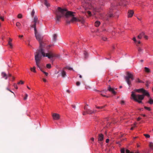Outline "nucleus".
I'll list each match as a JSON object with an SVG mask.
<instances>
[{
    "label": "nucleus",
    "mask_w": 153,
    "mask_h": 153,
    "mask_svg": "<svg viewBox=\"0 0 153 153\" xmlns=\"http://www.w3.org/2000/svg\"><path fill=\"white\" fill-rule=\"evenodd\" d=\"M75 13L71 11H67V10L64 9H62L60 7H58L57 9L55 11V19L56 22H60L61 19L62 17L65 16L67 18L69 16L71 17L70 20L68 19H67L66 22L68 24H70L71 22H79L82 24L85 22V20L82 17L76 18L74 17V15Z\"/></svg>",
    "instance_id": "1"
},
{
    "label": "nucleus",
    "mask_w": 153,
    "mask_h": 153,
    "mask_svg": "<svg viewBox=\"0 0 153 153\" xmlns=\"http://www.w3.org/2000/svg\"><path fill=\"white\" fill-rule=\"evenodd\" d=\"M39 49L37 50L35 55L36 64L38 68H39V64L42 56L47 57L50 59L57 56V55L52 51H49L48 53H45L44 49L46 45L45 43L42 41L39 42Z\"/></svg>",
    "instance_id": "2"
},
{
    "label": "nucleus",
    "mask_w": 153,
    "mask_h": 153,
    "mask_svg": "<svg viewBox=\"0 0 153 153\" xmlns=\"http://www.w3.org/2000/svg\"><path fill=\"white\" fill-rule=\"evenodd\" d=\"M144 95H136L134 92L132 91L131 96L133 99L139 103H142L141 100H143L144 97Z\"/></svg>",
    "instance_id": "3"
},
{
    "label": "nucleus",
    "mask_w": 153,
    "mask_h": 153,
    "mask_svg": "<svg viewBox=\"0 0 153 153\" xmlns=\"http://www.w3.org/2000/svg\"><path fill=\"white\" fill-rule=\"evenodd\" d=\"M125 79L126 82L129 86L131 84V81L134 79V78L133 75L129 72L126 73V75L125 77Z\"/></svg>",
    "instance_id": "4"
},
{
    "label": "nucleus",
    "mask_w": 153,
    "mask_h": 153,
    "mask_svg": "<svg viewBox=\"0 0 153 153\" xmlns=\"http://www.w3.org/2000/svg\"><path fill=\"white\" fill-rule=\"evenodd\" d=\"M113 4H111V7L110 8L109 12L108 13V14L106 16L105 18V19L108 20L109 18H111L113 16L114 12L113 11Z\"/></svg>",
    "instance_id": "5"
},
{
    "label": "nucleus",
    "mask_w": 153,
    "mask_h": 153,
    "mask_svg": "<svg viewBox=\"0 0 153 153\" xmlns=\"http://www.w3.org/2000/svg\"><path fill=\"white\" fill-rule=\"evenodd\" d=\"M135 91L138 92H142L143 94V95L147 96L149 97H150V95L149 93L143 88H142L138 89H136Z\"/></svg>",
    "instance_id": "6"
},
{
    "label": "nucleus",
    "mask_w": 153,
    "mask_h": 153,
    "mask_svg": "<svg viewBox=\"0 0 153 153\" xmlns=\"http://www.w3.org/2000/svg\"><path fill=\"white\" fill-rule=\"evenodd\" d=\"M35 34L36 39L39 42L41 41L42 39V37L41 35L38 33L37 30L36 32L35 31Z\"/></svg>",
    "instance_id": "7"
},
{
    "label": "nucleus",
    "mask_w": 153,
    "mask_h": 153,
    "mask_svg": "<svg viewBox=\"0 0 153 153\" xmlns=\"http://www.w3.org/2000/svg\"><path fill=\"white\" fill-rule=\"evenodd\" d=\"M88 105L85 106L84 107V109L86 110V113L88 114H92L94 113V111L88 109L87 108Z\"/></svg>",
    "instance_id": "8"
},
{
    "label": "nucleus",
    "mask_w": 153,
    "mask_h": 153,
    "mask_svg": "<svg viewBox=\"0 0 153 153\" xmlns=\"http://www.w3.org/2000/svg\"><path fill=\"white\" fill-rule=\"evenodd\" d=\"M52 116L54 120H57L59 119L60 118L59 115L56 113H54L53 114Z\"/></svg>",
    "instance_id": "9"
},
{
    "label": "nucleus",
    "mask_w": 153,
    "mask_h": 153,
    "mask_svg": "<svg viewBox=\"0 0 153 153\" xmlns=\"http://www.w3.org/2000/svg\"><path fill=\"white\" fill-rule=\"evenodd\" d=\"M108 90L114 94L115 95L116 94V92L114 91V88H111L110 85L108 88Z\"/></svg>",
    "instance_id": "10"
},
{
    "label": "nucleus",
    "mask_w": 153,
    "mask_h": 153,
    "mask_svg": "<svg viewBox=\"0 0 153 153\" xmlns=\"http://www.w3.org/2000/svg\"><path fill=\"white\" fill-rule=\"evenodd\" d=\"M104 135L102 134H99L98 140L99 142L102 141L103 140Z\"/></svg>",
    "instance_id": "11"
},
{
    "label": "nucleus",
    "mask_w": 153,
    "mask_h": 153,
    "mask_svg": "<svg viewBox=\"0 0 153 153\" xmlns=\"http://www.w3.org/2000/svg\"><path fill=\"white\" fill-rule=\"evenodd\" d=\"M83 7L85 10H86L88 9H90L91 8L90 5L87 3H85V4H83Z\"/></svg>",
    "instance_id": "12"
},
{
    "label": "nucleus",
    "mask_w": 153,
    "mask_h": 153,
    "mask_svg": "<svg viewBox=\"0 0 153 153\" xmlns=\"http://www.w3.org/2000/svg\"><path fill=\"white\" fill-rule=\"evenodd\" d=\"M134 12L133 10H128V18L131 17L133 16Z\"/></svg>",
    "instance_id": "13"
},
{
    "label": "nucleus",
    "mask_w": 153,
    "mask_h": 153,
    "mask_svg": "<svg viewBox=\"0 0 153 153\" xmlns=\"http://www.w3.org/2000/svg\"><path fill=\"white\" fill-rule=\"evenodd\" d=\"M12 39L10 38H9V40L8 42V45L9 46V47L10 48H12L13 47V45L12 43Z\"/></svg>",
    "instance_id": "14"
},
{
    "label": "nucleus",
    "mask_w": 153,
    "mask_h": 153,
    "mask_svg": "<svg viewBox=\"0 0 153 153\" xmlns=\"http://www.w3.org/2000/svg\"><path fill=\"white\" fill-rule=\"evenodd\" d=\"M118 2L119 4L120 5H123L124 6H126V5L125 1L123 0H119V1Z\"/></svg>",
    "instance_id": "15"
},
{
    "label": "nucleus",
    "mask_w": 153,
    "mask_h": 153,
    "mask_svg": "<svg viewBox=\"0 0 153 153\" xmlns=\"http://www.w3.org/2000/svg\"><path fill=\"white\" fill-rule=\"evenodd\" d=\"M61 76L62 77L64 78L66 75V73L63 70L61 72Z\"/></svg>",
    "instance_id": "16"
},
{
    "label": "nucleus",
    "mask_w": 153,
    "mask_h": 153,
    "mask_svg": "<svg viewBox=\"0 0 153 153\" xmlns=\"http://www.w3.org/2000/svg\"><path fill=\"white\" fill-rule=\"evenodd\" d=\"M57 36L56 34H54L53 35V41L55 42L57 40Z\"/></svg>",
    "instance_id": "17"
},
{
    "label": "nucleus",
    "mask_w": 153,
    "mask_h": 153,
    "mask_svg": "<svg viewBox=\"0 0 153 153\" xmlns=\"http://www.w3.org/2000/svg\"><path fill=\"white\" fill-rule=\"evenodd\" d=\"M34 22V24L31 26V27L34 28V31H36V32L37 31V30L36 29V23L37 22Z\"/></svg>",
    "instance_id": "18"
},
{
    "label": "nucleus",
    "mask_w": 153,
    "mask_h": 153,
    "mask_svg": "<svg viewBox=\"0 0 153 153\" xmlns=\"http://www.w3.org/2000/svg\"><path fill=\"white\" fill-rule=\"evenodd\" d=\"M1 75L3 77L5 78V79H7V75L4 72H2L1 73Z\"/></svg>",
    "instance_id": "19"
},
{
    "label": "nucleus",
    "mask_w": 153,
    "mask_h": 153,
    "mask_svg": "<svg viewBox=\"0 0 153 153\" xmlns=\"http://www.w3.org/2000/svg\"><path fill=\"white\" fill-rule=\"evenodd\" d=\"M145 33L144 32H143L140 33L137 36V37L139 39H141L142 37L144 35Z\"/></svg>",
    "instance_id": "20"
},
{
    "label": "nucleus",
    "mask_w": 153,
    "mask_h": 153,
    "mask_svg": "<svg viewBox=\"0 0 153 153\" xmlns=\"http://www.w3.org/2000/svg\"><path fill=\"white\" fill-rule=\"evenodd\" d=\"M100 22L98 21H96L95 22V24H94L95 26L97 27H99V26L100 25Z\"/></svg>",
    "instance_id": "21"
},
{
    "label": "nucleus",
    "mask_w": 153,
    "mask_h": 153,
    "mask_svg": "<svg viewBox=\"0 0 153 153\" xmlns=\"http://www.w3.org/2000/svg\"><path fill=\"white\" fill-rule=\"evenodd\" d=\"M84 57L85 59H86L88 57V54L87 52L85 51L84 52Z\"/></svg>",
    "instance_id": "22"
},
{
    "label": "nucleus",
    "mask_w": 153,
    "mask_h": 153,
    "mask_svg": "<svg viewBox=\"0 0 153 153\" xmlns=\"http://www.w3.org/2000/svg\"><path fill=\"white\" fill-rule=\"evenodd\" d=\"M85 14L86 16H90L91 15V12L89 11H88L86 12L85 13Z\"/></svg>",
    "instance_id": "23"
},
{
    "label": "nucleus",
    "mask_w": 153,
    "mask_h": 153,
    "mask_svg": "<svg viewBox=\"0 0 153 153\" xmlns=\"http://www.w3.org/2000/svg\"><path fill=\"white\" fill-rule=\"evenodd\" d=\"M145 71L147 73H149L150 72V69L147 67H145L144 68Z\"/></svg>",
    "instance_id": "24"
},
{
    "label": "nucleus",
    "mask_w": 153,
    "mask_h": 153,
    "mask_svg": "<svg viewBox=\"0 0 153 153\" xmlns=\"http://www.w3.org/2000/svg\"><path fill=\"white\" fill-rule=\"evenodd\" d=\"M30 70L31 71L33 72L34 73H36V67H33V68H30Z\"/></svg>",
    "instance_id": "25"
},
{
    "label": "nucleus",
    "mask_w": 153,
    "mask_h": 153,
    "mask_svg": "<svg viewBox=\"0 0 153 153\" xmlns=\"http://www.w3.org/2000/svg\"><path fill=\"white\" fill-rule=\"evenodd\" d=\"M44 4L45 5L48 7L50 6V4L47 1V0H44Z\"/></svg>",
    "instance_id": "26"
},
{
    "label": "nucleus",
    "mask_w": 153,
    "mask_h": 153,
    "mask_svg": "<svg viewBox=\"0 0 153 153\" xmlns=\"http://www.w3.org/2000/svg\"><path fill=\"white\" fill-rule=\"evenodd\" d=\"M148 103L150 104H153V100L151 98H150L149 101L148 102Z\"/></svg>",
    "instance_id": "27"
},
{
    "label": "nucleus",
    "mask_w": 153,
    "mask_h": 153,
    "mask_svg": "<svg viewBox=\"0 0 153 153\" xmlns=\"http://www.w3.org/2000/svg\"><path fill=\"white\" fill-rule=\"evenodd\" d=\"M38 18L36 16H35L34 18L33 22H38Z\"/></svg>",
    "instance_id": "28"
},
{
    "label": "nucleus",
    "mask_w": 153,
    "mask_h": 153,
    "mask_svg": "<svg viewBox=\"0 0 153 153\" xmlns=\"http://www.w3.org/2000/svg\"><path fill=\"white\" fill-rule=\"evenodd\" d=\"M138 51L139 53H140L143 52V49L140 47H138Z\"/></svg>",
    "instance_id": "29"
},
{
    "label": "nucleus",
    "mask_w": 153,
    "mask_h": 153,
    "mask_svg": "<svg viewBox=\"0 0 153 153\" xmlns=\"http://www.w3.org/2000/svg\"><path fill=\"white\" fill-rule=\"evenodd\" d=\"M107 106L106 105H105L103 106H101V107H98V106H96V108H97L99 109H102L105 107L106 106Z\"/></svg>",
    "instance_id": "30"
},
{
    "label": "nucleus",
    "mask_w": 153,
    "mask_h": 153,
    "mask_svg": "<svg viewBox=\"0 0 153 153\" xmlns=\"http://www.w3.org/2000/svg\"><path fill=\"white\" fill-rule=\"evenodd\" d=\"M136 82L139 83H144L143 82L140 80L139 78H137L136 80Z\"/></svg>",
    "instance_id": "31"
},
{
    "label": "nucleus",
    "mask_w": 153,
    "mask_h": 153,
    "mask_svg": "<svg viewBox=\"0 0 153 153\" xmlns=\"http://www.w3.org/2000/svg\"><path fill=\"white\" fill-rule=\"evenodd\" d=\"M149 146L151 149L153 150V143L152 142L150 143Z\"/></svg>",
    "instance_id": "32"
},
{
    "label": "nucleus",
    "mask_w": 153,
    "mask_h": 153,
    "mask_svg": "<svg viewBox=\"0 0 153 153\" xmlns=\"http://www.w3.org/2000/svg\"><path fill=\"white\" fill-rule=\"evenodd\" d=\"M16 26L18 27L19 28H20V26H21V24L19 22H17L16 23Z\"/></svg>",
    "instance_id": "33"
},
{
    "label": "nucleus",
    "mask_w": 153,
    "mask_h": 153,
    "mask_svg": "<svg viewBox=\"0 0 153 153\" xmlns=\"http://www.w3.org/2000/svg\"><path fill=\"white\" fill-rule=\"evenodd\" d=\"M39 69H40L41 71L42 72H43L45 75L46 76H47L48 75V73L47 72H45V71H43L41 68L40 66H39Z\"/></svg>",
    "instance_id": "34"
},
{
    "label": "nucleus",
    "mask_w": 153,
    "mask_h": 153,
    "mask_svg": "<svg viewBox=\"0 0 153 153\" xmlns=\"http://www.w3.org/2000/svg\"><path fill=\"white\" fill-rule=\"evenodd\" d=\"M46 67L48 68H51V65L50 64H48L46 65Z\"/></svg>",
    "instance_id": "35"
},
{
    "label": "nucleus",
    "mask_w": 153,
    "mask_h": 153,
    "mask_svg": "<svg viewBox=\"0 0 153 153\" xmlns=\"http://www.w3.org/2000/svg\"><path fill=\"white\" fill-rule=\"evenodd\" d=\"M34 14H35V11H34V10L33 9L31 13V16H32V17H33L34 16Z\"/></svg>",
    "instance_id": "36"
},
{
    "label": "nucleus",
    "mask_w": 153,
    "mask_h": 153,
    "mask_svg": "<svg viewBox=\"0 0 153 153\" xmlns=\"http://www.w3.org/2000/svg\"><path fill=\"white\" fill-rule=\"evenodd\" d=\"M144 108L145 109L148 111H150L151 110V109L149 107H148L146 106H145L144 107Z\"/></svg>",
    "instance_id": "37"
},
{
    "label": "nucleus",
    "mask_w": 153,
    "mask_h": 153,
    "mask_svg": "<svg viewBox=\"0 0 153 153\" xmlns=\"http://www.w3.org/2000/svg\"><path fill=\"white\" fill-rule=\"evenodd\" d=\"M17 17L18 18H22V15L21 14H19L17 16Z\"/></svg>",
    "instance_id": "38"
},
{
    "label": "nucleus",
    "mask_w": 153,
    "mask_h": 153,
    "mask_svg": "<svg viewBox=\"0 0 153 153\" xmlns=\"http://www.w3.org/2000/svg\"><path fill=\"white\" fill-rule=\"evenodd\" d=\"M65 68L70 70H73V68H72L68 66L66 67Z\"/></svg>",
    "instance_id": "39"
},
{
    "label": "nucleus",
    "mask_w": 153,
    "mask_h": 153,
    "mask_svg": "<svg viewBox=\"0 0 153 153\" xmlns=\"http://www.w3.org/2000/svg\"><path fill=\"white\" fill-rule=\"evenodd\" d=\"M28 97V95L27 94H25V97H24V99L25 100H26L27 97Z\"/></svg>",
    "instance_id": "40"
},
{
    "label": "nucleus",
    "mask_w": 153,
    "mask_h": 153,
    "mask_svg": "<svg viewBox=\"0 0 153 153\" xmlns=\"http://www.w3.org/2000/svg\"><path fill=\"white\" fill-rule=\"evenodd\" d=\"M125 149L124 148L122 149L121 150V153H125Z\"/></svg>",
    "instance_id": "41"
},
{
    "label": "nucleus",
    "mask_w": 153,
    "mask_h": 153,
    "mask_svg": "<svg viewBox=\"0 0 153 153\" xmlns=\"http://www.w3.org/2000/svg\"><path fill=\"white\" fill-rule=\"evenodd\" d=\"M150 83V82L148 81H146V87H148L149 86V84Z\"/></svg>",
    "instance_id": "42"
},
{
    "label": "nucleus",
    "mask_w": 153,
    "mask_h": 153,
    "mask_svg": "<svg viewBox=\"0 0 153 153\" xmlns=\"http://www.w3.org/2000/svg\"><path fill=\"white\" fill-rule=\"evenodd\" d=\"M24 82H23V81H22V80H21L18 83V84H24Z\"/></svg>",
    "instance_id": "43"
},
{
    "label": "nucleus",
    "mask_w": 153,
    "mask_h": 153,
    "mask_svg": "<svg viewBox=\"0 0 153 153\" xmlns=\"http://www.w3.org/2000/svg\"><path fill=\"white\" fill-rule=\"evenodd\" d=\"M144 135L146 138H149L150 137V135L148 134H144Z\"/></svg>",
    "instance_id": "44"
},
{
    "label": "nucleus",
    "mask_w": 153,
    "mask_h": 153,
    "mask_svg": "<svg viewBox=\"0 0 153 153\" xmlns=\"http://www.w3.org/2000/svg\"><path fill=\"white\" fill-rule=\"evenodd\" d=\"M102 39L103 40L105 41L106 40L107 38L105 37H103L102 38Z\"/></svg>",
    "instance_id": "45"
},
{
    "label": "nucleus",
    "mask_w": 153,
    "mask_h": 153,
    "mask_svg": "<svg viewBox=\"0 0 153 153\" xmlns=\"http://www.w3.org/2000/svg\"><path fill=\"white\" fill-rule=\"evenodd\" d=\"M0 19H1L2 21H4V18L3 17L0 16Z\"/></svg>",
    "instance_id": "46"
},
{
    "label": "nucleus",
    "mask_w": 153,
    "mask_h": 153,
    "mask_svg": "<svg viewBox=\"0 0 153 153\" xmlns=\"http://www.w3.org/2000/svg\"><path fill=\"white\" fill-rule=\"evenodd\" d=\"M95 11H99V8H98L97 7L95 8L94 9Z\"/></svg>",
    "instance_id": "47"
},
{
    "label": "nucleus",
    "mask_w": 153,
    "mask_h": 153,
    "mask_svg": "<svg viewBox=\"0 0 153 153\" xmlns=\"http://www.w3.org/2000/svg\"><path fill=\"white\" fill-rule=\"evenodd\" d=\"M80 85V82H79L78 81L76 82V85L77 86H79Z\"/></svg>",
    "instance_id": "48"
},
{
    "label": "nucleus",
    "mask_w": 153,
    "mask_h": 153,
    "mask_svg": "<svg viewBox=\"0 0 153 153\" xmlns=\"http://www.w3.org/2000/svg\"><path fill=\"white\" fill-rule=\"evenodd\" d=\"M121 105H124L125 104V101L123 100H122L121 102Z\"/></svg>",
    "instance_id": "49"
},
{
    "label": "nucleus",
    "mask_w": 153,
    "mask_h": 153,
    "mask_svg": "<svg viewBox=\"0 0 153 153\" xmlns=\"http://www.w3.org/2000/svg\"><path fill=\"white\" fill-rule=\"evenodd\" d=\"M100 94L101 96H102L104 97H108L107 96H105V95H103L102 93H101V94Z\"/></svg>",
    "instance_id": "50"
},
{
    "label": "nucleus",
    "mask_w": 153,
    "mask_h": 153,
    "mask_svg": "<svg viewBox=\"0 0 153 153\" xmlns=\"http://www.w3.org/2000/svg\"><path fill=\"white\" fill-rule=\"evenodd\" d=\"M133 40H134V41L135 42H136V38L134 37L133 38Z\"/></svg>",
    "instance_id": "51"
},
{
    "label": "nucleus",
    "mask_w": 153,
    "mask_h": 153,
    "mask_svg": "<svg viewBox=\"0 0 153 153\" xmlns=\"http://www.w3.org/2000/svg\"><path fill=\"white\" fill-rule=\"evenodd\" d=\"M14 87L16 89H17L18 88V87L17 85H14Z\"/></svg>",
    "instance_id": "52"
},
{
    "label": "nucleus",
    "mask_w": 153,
    "mask_h": 153,
    "mask_svg": "<svg viewBox=\"0 0 153 153\" xmlns=\"http://www.w3.org/2000/svg\"><path fill=\"white\" fill-rule=\"evenodd\" d=\"M109 141V139H106V143H108Z\"/></svg>",
    "instance_id": "53"
},
{
    "label": "nucleus",
    "mask_w": 153,
    "mask_h": 153,
    "mask_svg": "<svg viewBox=\"0 0 153 153\" xmlns=\"http://www.w3.org/2000/svg\"><path fill=\"white\" fill-rule=\"evenodd\" d=\"M72 106L73 108L75 109L76 108V106L75 105H72Z\"/></svg>",
    "instance_id": "54"
},
{
    "label": "nucleus",
    "mask_w": 153,
    "mask_h": 153,
    "mask_svg": "<svg viewBox=\"0 0 153 153\" xmlns=\"http://www.w3.org/2000/svg\"><path fill=\"white\" fill-rule=\"evenodd\" d=\"M144 38H145L146 39H148V36H145V35H144Z\"/></svg>",
    "instance_id": "55"
},
{
    "label": "nucleus",
    "mask_w": 153,
    "mask_h": 153,
    "mask_svg": "<svg viewBox=\"0 0 153 153\" xmlns=\"http://www.w3.org/2000/svg\"><path fill=\"white\" fill-rule=\"evenodd\" d=\"M43 81L44 82H46V81H47V80H46L45 79H44V78H43Z\"/></svg>",
    "instance_id": "56"
},
{
    "label": "nucleus",
    "mask_w": 153,
    "mask_h": 153,
    "mask_svg": "<svg viewBox=\"0 0 153 153\" xmlns=\"http://www.w3.org/2000/svg\"><path fill=\"white\" fill-rule=\"evenodd\" d=\"M91 140L92 141H94V138L93 137H92L91 138Z\"/></svg>",
    "instance_id": "57"
},
{
    "label": "nucleus",
    "mask_w": 153,
    "mask_h": 153,
    "mask_svg": "<svg viewBox=\"0 0 153 153\" xmlns=\"http://www.w3.org/2000/svg\"><path fill=\"white\" fill-rule=\"evenodd\" d=\"M23 36L22 35H19V37H23Z\"/></svg>",
    "instance_id": "58"
},
{
    "label": "nucleus",
    "mask_w": 153,
    "mask_h": 153,
    "mask_svg": "<svg viewBox=\"0 0 153 153\" xmlns=\"http://www.w3.org/2000/svg\"><path fill=\"white\" fill-rule=\"evenodd\" d=\"M66 91H67V92L68 93H70V91L69 90H66Z\"/></svg>",
    "instance_id": "59"
},
{
    "label": "nucleus",
    "mask_w": 153,
    "mask_h": 153,
    "mask_svg": "<svg viewBox=\"0 0 153 153\" xmlns=\"http://www.w3.org/2000/svg\"><path fill=\"white\" fill-rule=\"evenodd\" d=\"M140 119H141L140 118V117H138V118L137 119V121H139V120H140Z\"/></svg>",
    "instance_id": "60"
},
{
    "label": "nucleus",
    "mask_w": 153,
    "mask_h": 153,
    "mask_svg": "<svg viewBox=\"0 0 153 153\" xmlns=\"http://www.w3.org/2000/svg\"><path fill=\"white\" fill-rule=\"evenodd\" d=\"M7 76L10 77L11 76V75L10 74H9Z\"/></svg>",
    "instance_id": "61"
},
{
    "label": "nucleus",
    "mask_w": 153,
    "mask_h": 153,
    "mask_svg": "<svg viewBox=\"0 0 153 153\" xmlns=\"http://www.w3.org/2000/svg\"><path fill=\"white\" fill-rule=\"evenodd\" d=\"M136 123H134L133 125V127L134 128L136 127Z\"/></svg>",
    "instance_id": "62"
},
{
    "label": "nucleus",
    "mask_w": 153,
    "mask_h": 153,
    "mask_svg": "<svg viewBox=\"0 0 153 153\" xmlns=\"http://www.w3.org/2000/svg\"><path fill=\"white\" fill-rule=\"evenodd\" d=\"M134 127L133 126L130 129L131 130H133L134 129Z\"/></svg>",
    "instance_id": "63"
},
{
    "label": "nucleus",
    "mask_w": 153,
    "mask_h": 153,
    "mask_svg": "<svg viewBox=\"0 0 153 153\" xmlns=\"http://www.w3.org/2000/svg\"><path fill=\"white\" fill-rule=\"evenodd\" d=\"M79 77L80 78H82V76L81 75H80V74H79Z\"/></svg>",
    "instance_id": "64"
}]
</instances>
